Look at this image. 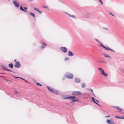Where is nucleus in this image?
Returning a JSON list of instances; mask_svg holds the SVG:
<instances>
[{"label":"nucleus","instance_id":"4be33fe9","mask_svg":"<svg viewBox=\"0 0 124 124\" xmlns=\"http://www.w3.org/2000/svg\"><path fill=\"white\" fill-rule=\"evenodd\" d=\"M30 15H31L33 17H35V16L33 13H31L30 12Z\"/></svg>","mask_w":124,"mask_h":124},{"label":"nucleus","instance_id":"72a5a7b5","mask_svg":"<svg viewBox=\"0 0 124 124\" xmlns=\"http://www.w3.org/2000/svg\"><path fill=\"white\" fill-rule=\"evenodd\" d=\"M76 101L75 100L72 101L71 102H74Z\"/></svg>","mask_w":124,"mask_h":124},{"label":"nucleus","instance_id":"ea45409f","mask_svg":"<svg viewBox=\"0 0 124 124\" xmlns=\"http://www.w3.org/2000/svg\"><path fill=\"white\" fill-rule=\"evenodd\" d=\"M120 119H124V117H120Z\"/></svg>","mask_w":124,"mask_h":124},{"label":"nucleus","instance_id":"9d476101","mask_svg":"<svg viewBox=\"0 0 124 124\" xmlns=\"http://www.w3.org/2000/svg\"><path fill=\"white\" fill-rule=\"evenodd\" d=\"M94 39L97 42H98L100 44V46H102L103 47H104V46L103 45V44H102V43H101L100 42V41L99 40L95 38Z\"/></svg>","mask_w":124,"mask_h":124},{"label":"nucleus","instance_id":"4468645a","mask_svg":"<svg viewBox=\"0 0 124 124\" xmlns=\"http://www.w3.org/2000/svg\"><path fill=\"white\" fill-rule=\"evenodd\" d=\"M75 81L76 83H79L80 82V81L79 79L75 78Z\"/></svg>","mask_w":124,"mask_h":124},{"label":"nucleus","instance_id":"0eeeda50","mask_svg":"<svg viewBox=\"0 0 124 124\" xmlns=\"http://www.w3.org/2000/svg\"><path fill=\"white\" fill-rule=\"evenodd\" d=\"M103 48H105V49L106 50L108 51L109 50H110L111 51H113L115 53V51L114 50H113L111 49L110 48L108 47V46H106V47H105L104 46V47H103Z\"/></svg>","mask_w":124,"mask_h":124},{"label":"nucleus","instance_id":"6e6552de","mask_svg":"<svg viewBox=\"0 0 124 124\" xmlns=\"http://www.w3.org/2000/svg\"><path fill=\"white\" fill-rule=\"evenodd\" d=\"M2 68L3 69L5 70H7L8 71H11H11V70L10 69H7L6 67L5 66H3L2 67Z\"/></svg>","mask_w":124,"mask_h":124},{"label":"nucleus","instance_id":"e433bc0d","mask_svg":"<svg viewBox=\"0 0 124 124\" xmlns=\"http://www.w3.org/2000/svg\"><path fill=\"white\" fill-rule=\"evenodd\" d=\"M115 117L116 118H120V117H118L117 116H116Z\"/></svg>","mask_w":124,"mask_h":124},{"label":"nucleus","instance_id":"b1692460","mask_svg":"<svg viewBox=\"0 0 124 124\" xmlns=\"http://www.w3.org/2000/svg\"><path fill=\"white\" fill-rule=\"evenodd\" d=\"M14 94L16 95V97H18V95H19V93L18 92H15L14 93Z\"/></svg>","mask_w":124,"mask_h":124},{"label":"nucleus","instance_id":"ddd939ff","mask_svg":"<svg viewBox=\"0 0 124 124\" xmlns=\"http://www.w3.org/2000/svg\"><path fill=\"white\" fill-rule=\"evenodd\" d=\"M65 99H69V100H73V96H70L69 97H66L65 98Z\"/></svg>","mask_w":124,"mask_h":124},{"label":"nucleus","instance_id":"dca6fc26","mask_svg":"<svg viewBox=\"0 0 124 124\" xmlns=\"http://www.w3.org/2000/svg\"><path fill=\"white\" fill-rule=\"evenodd\" d=\"M43 44L41 46V48H44L46 46V44L44 43L43 42L42 43Z\"/></svg>","mask_w":124,"mask_h":124},{"label":"nucleus","instance_id":"58836bf2","mask_svg":"<svg viewBox=\"0 0 124 124\" xmlns=\"http://www.w3.org/2000/svg\"><path fill=\"white\" fill-rule=\"evenodd\" d=\"M76 99V97L75 96H73V99L74 100Z\"/></svg>","mask_w":124,"mask_h":124},{"label":"nucleus","instance_id":"412c9836","mask_svg":"<svg viewBox=\"0 0 124 124\" xmlns=\"http://www.w3.org/2000/svg\"><path fill=\"white\" fill-rule=\"evenodd\" d=\"M8 66L11 68H13V65L12 63L9 64Z\"/></svg>","mask_w":124,"mask_h":124},{"label":"nucleus","instance_id":"2f4dec72","mask_svg":"<svg viewBox=\"0 0 124 124\" xmlns=\"http://www.w3.org/2000/svg\"><path fill=\"white\" fill-rule=\"evenodd\" d=\"M25 10H27V8L26 7H24L23 8Z\"/></svg>","mask_w":124,"mask_h":124},{"label":"nucleus","instance_id":"f3484780","mask_svg":"<svg viewBox=\"0 0 124 124\" xmlns=\"http://www.w3.org/2000/svg\"><path fill=\"white\" fill-rule=\"evenodd\" d=\"M115 107L116 108V109L119 111H121L122 110V109L121 108H120L118 106H116V107Z\"/></svg>","mask_w":124,"mask_h":124},{"label":"nucleus","instance_id":"423d86ee","mask_svg":"<svg viewBox=\"0 0 124 124\" xmlns=\"http://www.w3.org/2000/svg\"><path fill=\"white\" fill-rule=\"evenodd\" d=\"M15 66L16 68H19L21 66V65L19 62H16L15 64Z\"/></svg>","mask_w":124,"mask_h":124},{"label":"nucleus","instance_id":"a211bd4d","mask_svg":"<svg viewBox=\"0 0 124 124\" xmlns=\"http://www.w3.org/2000/svg\"><path fill=\"white\" fill-rule=\"evenodd\" d=\"M86 86V84L84 83H83L81 85V87L82 88H85Z\"/></svg>","mask_w":124,"mask_h":124},{"label":"nucleus","instance_id":"bb28decb","mask_svg":"<svg viewBox=\"0 0 124 124\" xmlns=\"http://www.w3.org/2000/svg\"><path fill=\"white\" fill-rule=\"evenodd\" d=\"M36 84L38 85H39L41 86H42V85H41L39 83H37Z\"/></svg>","mask_w":124,"mask_h":124},{"label":"nucleus","instance_id":"c03bdc74","mask_svg":"<svg viewBox=\"0 0 124 124\" xmlns=\"http://www.w3.org/2000/svg\"><path fill=\"white\" fill-rule=\"evenodd\" d=\"M21 78V79H23V80H25V79H24L23 78Z\"/></svg>","mask_w":124,"mask_h":124},{"label":"nucleus","instance_id":"8fccbe9b","mask_svg":"<svg viewBox=\"0 0 124 124\" xmlns=\"http://www.w3.org/2000/svg\"><path fill=\"white\" fill-rule=\"evenodd\" d=\"M123 72L124 73V70Z\"/></svg>","mask_w":124,"mask_h":124},{"label":"nucleus","instance_id":"9b49d317","mask_svg":"<svg viewBox=\"0 0 124 124\" xmlns=\"http://www.w3.org/2000/svg\"><path fill=\"white\" fill-rule=\"evenodd\" d=\"M106 122L108 124H115V123L112 124L113 122L112 121H111L110 120L107 119L106 120Z\"/></svg>","mask_w":124,"mask_h":124},{"label":"nucleus","instance_id":"f8f14e48","mask_svg":"<svg viewBox=\"0 0 124 124\" xmlns=\"http://www.w3.org/2000/svg\"><path fill=\"white\" fill-rule=\"evenodd\" d=\"M74 54L70 51H69L68 55L70 56H73V55Z\"/></svg>","mask_w":124,"mask_h":124},{"label":"nucleus","instance_id":"1a4fd4ad","mask_svg":"<svg viewBox=\"0 0 124 124\" xmlns=\"http://www.w3.org/2000/svg\"><path fill=\"white\" fill-rule=\"evenodd\" d=\"M13 3L15 6L16 8H18L19 7V3H16L15 1H13Z\"/></svg>","mask_w":124,"mask_h":124},{"label":"nucleus","instance_id":"37998d69","mask_svg":"<svg viewBox=\"0 0 124 124\" xmlns=\"http://www.w3.org/2000/svg\"><path fill=\"white\" fill-rule=\"evenodd\" d=\"M24 80L27 82H29L27 81L26 80Z\"/></svg>","mask_w":124,"mask_h":124},{"label":"nucleus","instance_id":"473e14b6","mask_svg":"<svg viewBox=\"0 0 124 124\" xmlns=\"http://www.w3.org/2000/svg\"><path fill=\"white\" fill-rule=\"evenodd\" d=\"M110 116L109 115H108V116H105V118H107V117H110Z\"/></svg>","mask_w":124,"mask_h":124},{"label":"nucleus","instance_id":"c756f323","mask_svg":"<svg viewBox=\"0 0 124 124\" xmlns=\"http://www.w3.org/2000/svg\"><path fill=\"white\" fill-rule=\"evenodd\" d=\"M109 13L110 15H112V16H114L115 17V16L111 12H109Z\"/></svg>","mask_w":124,"mask_h":124},{"label":"nucleus","instance_id":"09e8293b","mask_svg":"<svg viewBox=\"0 0 124 124\" xmlns=\"http://www.w3.org/2000/svg\"><path fill=\"white\" fill-rule=\"evenodd\" d=\"M102 62H103L104 63H105V62H104V61H102Z\"/></svg>","mask_w":124,"mask_h":124},{"label":"nucleus","instance_id":"c85d7f7f","mask_svg":"<svg viewBox=\"0 0 124 124\" xmlns=\"http://www.w3.org/2000/svg\"><path fill=\"white\" fill-rule=\"evenodd\" d=\"M43 7L44 8L47 9L48 8V7L46 6H43Z\"/></svg>","mask_w":124,"mask_h":124},{"label":"nucleus","instance_id":"2eb2a0df","mask_svg":"<svg viewBox=\"0 0 124 124\" xmlns=\"http://www.w3.org/2000/svg\"><path fill=\"white\" fill-rule=\"evenodd\" d=\"M92 101L95 104H96L97 105L100 106V105L98 103L95 101V100H96L93 97H92Z\"/></svg>","mask_w":124,"mask_h":124},{"label":"nucleus","instance_id":"6ab92c4d","mask_svg":"<svg viewBox=\"0 0 124 124\" xmlns=\"http://www.w3.org/2000/svg\"><path fill=\"white\" fill-rule=\"evenodd\" d=\"M20 9L22 11H25L26 12H27V11H25V10L23 9L22 6V5H21L20 6Z\"/></svg>","mask_w":124,"mask_h":124},{"label":"nucleus","instance_id":"49530a36","mask_svg":"<svg viewBox=\"0 0 124 124\" xmlns=\"http://www.w3.org/2000/svg\"><path fill=\"white\" fill-rule=\"evenodd\" d=\"M14 61L15 62H16V59H15L14 60Z\"/></svg>","mask_w":124,"mask_h":124},{"label":"nucleus","instance_id":"4c0bfd02","mask_svg":"<svg viewBox=\"0 0 124 124\" xmlns=\"http://www.w3.org/2000/svg\"><path fill=\"white\" fill-rule=\"evenodd\" d=\"M14 78H20L18 77H14Z\"/></svg>","mask_w":124,"mask_h":124},{"label":"nucleus","instance_id":"a878e982","mask_svg":"<svg viewBox=\"0 0 124 124\" xmlns=\"http://www.w3.org/2000/svg\"><path fill=\"white\" fill-rule=\"evenodd\" d=\"M99 2L101 4V5H102L103 3L102 2L101 0H98Z\"/></svg>","mask_w":124,"mask_h":124},{"label":"nucleus","instance_id":"cd10ccee","mask_svg":"<svg viewBox=\"0 0 124 124\" xmlns=\"http://www.w3.org/2000/svg\"><path fill=\"white\" fill-rule=\"evenodd\" d=\"M34 9L35 10H36V11H38V9L36 8H34Z\"/></svg>","mask_w":124,"mask_h":124},{"label":"nucleus","instance_id":"a18cd8bd","mask_svg":"<svg viewBox=\"0 0 124 124\" xmlns=\"http://www.w3.org/2000/svg\"><path fill=\"white\" fill-rule=\"evenodd\" d=\"M96 101L98 102H99V101H98L97 100H96Z\"/></svg>","mask_w":124,"mask_h":124},{"label":"nucleus","instance_id":"20e7f679","mask_svg":"<svg viewBox=\"0 0 124 124\" xmlns=\"http://www.w3.org/2000/svg\"><path fill=\"white\" fill-rule=\"evenodd\" d=\"M65 77L69 79H72L73 78V76L71 74L68 73L65 76Z\"/></svg>","mask_w":124,"mask_h":124},{"label":"nucleus","instance_id":"5701e85b","mask_svg":"<svg viewBox=\"0 0 124 124\" xmlns=\"http://www.w3.org/2000/svg\"><path fill=\"white\" fill-rule=\"evenodd\" d=\"M104 56L105 57H110V56L107 55V54H103Z\"/></svg>","mask_w":124,"mask_h":124},{"label":"nucleus","instance_id":"de8ad7c7","mask_svg":"<svg viewBox=\"0 0 124 124\" xmlns=\"http://www.w3.org/2000/svg\"><path fill=\"white\" fill-rule=\"evenodd\" d=\"M102 62V61H100L99 62Z\"/></svg>","mask_w":124,"mask_h":124},{"label":"nucleus","instance_id":"7c9ffc66","mask_svg":"<svg viewBox=\"0 0 124 124\" xmlns=\"http://www.w3.org/2000/svg\"><path fill=\"white\" fill-rule=\"evenodd\" d=\"M38 11L40 14H41L42 13V12L40 10H39Z\"/></svg>","mask_w":124,"mask_h":124},{"label":"nucleus","instance_id":"f704fd0d","mask_svg":"<svg viewBox=\"0 0 124 124\" xmlns=\"http://www.w3.org/2000/svg\"><path fill=\"white\" fill-rule=\"evenodd\" d=\"M103 29H105L107 30H108V29L107 28H105V27H103Z\"/></svg>","mask_w":124,"mask_h":124},{"label":"nucleus","instance_id":"79ce46f5","mask_svg":"<svg viewBox=\"0 0 124 124\" xmlns=\"http://www.w3.org/2000/svg\"><path fill=\"white\" fill-rule=\"evenodd\" d=\"M75 101H78V102H79V100H77V99H76V100H75Z\"/></svg>","mask_w":124,"mask_h":124},{"label":"nucleus","instance_id":"39448f33","mask_svg":"<svg viewBox=\"0 0 124 124\" xmlns=\"http://www.w3.org/2000/svg\"><path fill=\"white\" fill-rule=\"evenodd\" d=\"M60 50H62L63 52L66 53L67 50V49L65 47H60Z\"/></svg>","mask_w":124,"mask_h":124},{"label":"nucleus","instance_id":"f03ea898","mask_svg":"<svg viewBox=\"0 0 124 124\" xmlns=\"http://www.w3.org/2000/svg\"><path fill=\"white\" fill-rule=\"evenodd\" d=\"M98 70L100 71L101 75H102L105 77H107L108 76L107 74L105 73L104 70L101 68H98Z\"/></svg>","mask_w":124,"mask_h":124},{"label":"nucleus","instance_id":"aec40b11","mask_svg":"<svg viewBox=\"0 0 124 124\" xmlns=\"http://www.w3.org/2000/svg\"><path fill=\"white\" fill-rule=\"evenodd\" d=\"M66 14H68L69 16H70V17H72V18H74L75 17V16H74V15H70L69 14H68V13H66Z\"/></svg>","mask_w":124,"mask_h":124},{"label":"nucleus","instance_id":"393cba45","mask_svg":"<svg viewBox=\"0 0 124 124\" xmlns=\"http://www.w3.org/2000/svg\"><path fill=\"white\" fill-rule=\"evenodd\" d=\"M69 58L68 57H66L65 58L64 60L65 61H66L67 60H69Z\"/></svg>","mask_w":124,"mask_h":124},{"label":"nucleus","instance_id":"7ed1b4c3","mask_svg":"<svg viewBox=\"0 0 124 124\" xmlns=\"http://www.w3.org/2000/svg\"><path fill=\"white\" fill-rule=\"evenodd\" d=\"M82 94V93L79 91H73L72 93V95L73 96L78 95Z\"/></svg>","mask_w":124,"mask_h":124},{"label":"nucleus","instance_id":"a19ab883","mask_svg":"<svg viewBox=\"0 0 124 124\" xmlns=\"http://www.w3.org/2000/svg\"><path fill=\"white\" fill-rule=\"evenodd\" d=\"M65 79V78L63 77L62 78V80H64Z\"/></svg>","mask_w":124,"mask_h":124},{"label":"nucleus","instance_id":"c9c22d12","mask_svg":"<svg viewBox=\"0 0 124 124\" xmlns=\"http://www.w3.org/2000/svg\"><path fill=\"white\" fill-rule=\"evenodd\" d=\"M90 90L91 91V92H92V93L93 94V90H92V89H91Z\"/></svg>","mask_w":124,"mask_h":124},{"label":"nucleus","instance_id":"f257e3e1","mask_svg":"<svg viewBox=\"0 0 124 124\" xmlns=\"http://www.w3.org/2000/svg\"><path fill=\"white\" fill-rule=\"evenodd\" d=\"M47 88L51 92L57 94H58L59 92L58 91L54 90L53 88H51L48 86H47Z\"/></svg>","mask_w":124,"mask_h":124}]
</instances>
